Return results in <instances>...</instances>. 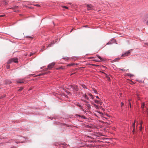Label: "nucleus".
Listing matches in <instances>:
<instances>
[{
	"instance_id": "nucleus-36",
	"label": "nucleus",
	"mask_w": 148,
	"mask_h": 148,
	"mask_svg": "<svg viewBox=\"0 0 148 148\" xmlns=\"http://www.w3.org/2000/svg\"><path fill=\"white\" fill-rule=\"evenodd\" d=\"M44 50V49H41V50L42 51H43Z\"/></svg>"
},
{
	"instance_id": "nucleus-40",
	"label": "nucleus",
	"mask_w": 148,
	"mask_h": 148,
	"mask_svg": "<svg viewBox=\"0 0 148 148\" xmlns=\"http://www.w3.org/2000/svg\"><path fill=\"white\" fill-rule=\"evenodd\" d=\"M96 98L98 99H99V97L97 96H96Z\"/></svg>"
},
{
	"instance_id": "nucleus-47",
	"label": "nucleus",
	"mask_w": 148,
	"mask_h": 148,
	"mask_svg": "<svg viewBox=\"0 0 148 148\" xmlns=\"http://www.w3.org/2000/svg\"><path fill=\"white\" fill-rule=\"evenodd\" d=\"M72 29H71V32L72 31Z\"/></svg>"
},
{
	"instance_id": "nucleus-10",
	"label": "nucleus",
	"mask_w": 148,
	"mask_h": 148,
	"mask_svg": "<svg viewBox=\"0 0 148 148\" xmlns=\"http://www.w3.org/2000/svg\"><path fill=\"white\" fill-rule=\"evenodd\" d=\"M145 106V103H143L142 104L141 108L142 109H143L144 108Z\"/></svg>"
},
{
	"instance_id": "nucleus-51",
	"label": "nucleus",
	"mask_w": 148,
	"mask_h": 148,
	"mask_svg": "<svg viewBox=\"0 0 148 148\" xmlns=\"http://www.w3.org/2000/svg\"><path fill=\"white\" fill-rule=\"evenodd\" d=\"M73 74H71V75H73Z\"/></svg>"
},
{
	"instance_id": "nucleus-14",
	"label": "nucleus",
	"mask_w": 148,
	"mask_h": 148,
	"mask_svg": "<svg viewBox=\"0 0 148 148\" xmlns=\"http://www.w3.org/2000/svg\"><path fill=\"white\" fill-rule=\"evenodd\" d=\"M92 89H93V91L95 93L97 94V90L95 89H94V88H93Z\"/></svg>"
},
{
	"instance_id": "nucleus-30",
	"label": "nucleus",
	"mask_w": 148,
	"mask_h": 148,
	"mask_svg": "<svg viewBox=\"0 0 148 148\" xmlns=\"http://www.w3.org/2000/svg\"><path fill=\"white\" fill-rule=\"evenodd\" d=\"M5 16V15H0V17H3V16Z\"/></svg>"
},
{
	"instance_id": "nucleus-4",
	"label": "nucleus",
	"mask_w": 148,
	"mask_h": 148,
	"mask_svg": "<svg viewBox=\"0 0 148 148\" xmlns=\"http://www.w3.org/2000/svg\"><path fill=\"white\" fill-rule=\"evenodd\" d=\"M16 82L17 83H18L22 84L24 82V80L23 79H17Z\"/></svg>"
},
{
	"instance_id": "nucleus-17",
	"label": "nucleus",
	"mask_w": 148,
	"mask_h": 148,
	"mask_svg": "<svg viewBox=\"0 0 148 148\" xmlns=\"http://www.w3.org/2000/svg\"><path fill=\"white\" fill-rule=\"evenodd\" d=\"M75 64H68L67 66H73V65H75Z\"/></svg>"
},
{
	"instance_id": "nucleus-15",
	"label": "nucleus",
	"mask_w": 148,
	"mask_h": 148,
	"mask_svg": "<svg viewBox=\"0 0 148 148\" xmlns=\"http://www.w3.org/2000/svg\"><path fill=\"white\" fill-rule=\"evenodd\" d=\"M119 69H120V70H121L123 71H126V70L124 69L120 68Z\"/></svg>"
},
{
	"instance_id": "nucleus-1",
	"label": "nucleus",
	"mask_w": 148,
	"mask_h": 148,
	"mask_svg": "<svg viewBox=\"0 0 148 148\" xmlns=\"http://www.w3.org/2000/svg\"><path fill=\"white\" fill-rule=\"evenodd\" d=\"M18 62V59L17 58H11L9 60L8 62V64H10L12 62L15 63H17Z\"/></svg>"
},
{
	"instance_id": "nucleus-31",
	"label": "nucleus",
	"mask_w": 148,
	"mask_h": 148,
	"mask_svg": "<svg viewBox=\"0 0 148 148\" xmlns=\"http://www.w3.org/2000/svg\"><path fill=\"white\" fill-rule=\"evenodd\" d=\"M87 7H88L89 8H90V5H87Z\"/></svg>"
},
{
	"instance_id": "nucleus-45",
	"label": "nucleus",
	"mask_w": 148,
	"mask_h": 148,
	"mask_svg": "<svg viewBox=\"0 0 148 148\" xmlns=\"http://www.w3.org/2000/svg\"><path fill=\"white\" fill-rule=\"evenodd\" d=\"M101 103H101V102H100V105H101Z\"/></svg>"
},
{
	"instance_id": "nucleus-13",
	"label": "nucleus",
	"mask_w": 148,
	"mask_h": 148,
	"mask_svg": "<svg viewBox=\"0 0 148 148\" xmlns=\"http://www.w3.org/2000/svg\"><path fill=\"white\" fill-rule=\"evenodd\" d=\"M90 96L92 99H93V97L92 95L90 93L88 94Z\"/></svg>"
},
{
	"instance_id": "nucleus-20",
	"label": "nucleus",
	"mask_w": 148,
	"mask_h": 148,
	"mask_svg": "<svg viewBox=\"0 0 148 148\" xmlns=\"http://www.w3.org/2000/svg\"><path fill=\"white\" fill-rule=\"evenodd\" d=\"M23 88H20L18 90L19 91H21L22 90H23Z\"/></svg>"
},
{
	"instance_id": "nucleus-37",
	"label": "nucleus",
	"mask_w": 148,
	"mask_h": 148,
	"mask_svg": "<svg viewBox=\"0 0 148 148\" xmlns=\"http://www.w3.org/2000/svg\"><path fill=\"white\" fill-rule=\"evenodd\" d=\"M134 129L135 128H133V132H134Z\"/></svg>"
},
{
	"instance_id": "nucleus-50",
	"label": "nucleus",
	"mask_w": 148,
	"mask_h": 148,
	"mask_svg": "<svg viewBox=\"0 0 148 148\" xmlns=\"http://www.w3.org/2000/svg\"><path fill=\"white\" fill-rule=\"evenodd\" d=\"M14 12H16V10H14Z\"/></svg>"
},
{
	"instance_id": "nucleus-5",
	"label": "nucleus",
	"mask_w": 148,
	"mask_h": 148,
	"mask_svg": "<svg viewBox=\"0 0 148 148\" xmlns=\"http://www.w3.org/2000/svg\"><path fill=\"white\" fill-rule=\"evenodd\" d=\"M69 86L70 87L73 88V89L76 91L77 90V86H73L72 85H70Z\"/></svg>"
},
{
	"instance_id": "nucleus-12",
	"label": "nucleus",
	"mask_w": 148,
	"mask_h": 148,
	"mask_svg": "<svg viewBox=\"0 0 148 148\" xmlns=\"http://www.w3.org/2000/svg\"><path fill=\"white\" fill-rule=\"evenodd\" d=\"M135 122H136L135 120L134 123L133 124V125H132V127L133 128H135Z\"/></svg>"
},
{
	"instance_id": "nucleus-8",
	"label": "nucleus",
	"mask_w": 148,
	"mask_h": 148,
	"mask_svg": "<svg viewBox=\"0 0 148 148\" xmlns=\"http://www.w3.org/2000/svg\"><path fill=\"white\" fill-rule=\"evenodd\" d=\"M83 97H84L87 100H89V98L88 97V96L86 95V94L83 95Z\"/></svg>"
},
{
	"instance_id": "nucleus-26",
	"label": "nucleus",
	"mask_w": 148,
	"mask_h": 148,
	"mask_svg": "<svg viewBox=\"0 0 148 148\" xmlns=\"http://www.w3.org/2000/svg\"><path fill=\"white\" fill-rule=\"evenodd\" d=\"M78 116H80V117H82V118H83V119H86L85 117V116H81L80 115H78Z\"/></svg>"
},
{
	"instance_id": "nucleus-16",
	"label": "nucleus",
	"mask_w": 148,
	"mask_h": 148,
	"mask_svg": "<svg viewBox=\"0 0 148 148\" xmlns=\"http://www.w3.org/2000/svg\"><path fill=\"white\" fill-rule=\"evenodd\" d=\"M93 105L95 108H98V106L97 105L95 104H94Z\"/></svg>"
},
{
	"instance_id": "nucleus-24",
	"label": "nucleus",
	"mask_w": 148,
	"mask_h": 148,
	"mask_svg": "<svg viewBox=\"0 0 148 148\" xmlns=\"http://www.w3.org/2000/svg\"><path fill=\"white\" fill-rule=\"evenodd\" d=\"M143 123V121H141V122H140V126H142Z\"/></svg>"
},
{
	"instance_id": "nucleus-43",
	"label": "nucleus",
	"mask_w": 148,
	"mask_h": 148,
	"mask_svg": "<svg viewBox=\"0 0 148 148\" xmlns=\"http://www.w3.org/2000/svg\"><path fill=\"white\" fill-rule=\"evenodd\" d=\"M2 97H0V99H1V98H2Z\"/></svg>"
},
{
	"instance_id": "nucleus-44",
	"label": "nucleus",
	"mask_w": 148,
	"mask_h": 148,
	"mask_svg": "<svg viewBox=\"0 0 148 148\" xmlns=\"http://www.w3.org/2000/svg\"><path fill=\"white\" fill-rule=\"evenodd\" d=\"M93 58V57H91L90 58Z\"/></svg>"
},
{
	"instance_id": "nucleus-41",
	"label": "nucleus",
	"mask_w": 148,
	"mask_h": 148,
	"mask_svg": "<svg viewBox=\"0 0 148 148\" xmlns=\"http://www.w3.org/2000/svg\"><path fill=\"white\" fill-rule=\"evenodd\" d=\"M130 100H131L130 99L129 100V103L130 102Z\"/></svg>"
},
{
	"instance_id": "nucleus-33",
	"label": "nucleus",
	"mask_w": 148,
	"mask_h": 148,
	"mask_svg": "<svg viewBox=\"0 0 148 148\" xmlns=\"http://www.w3.org/2000/svg\"><path fill=\"white\" fill-rule=\"evenodd\" d=\"M64 8H65L67 9L68 8V7H66V6H64Z\"/></svg>"
},
{
	"instance_id": "nucleus-42",
	"label": "nucleus",
	"mask_w": 148,
	"mask_h": 148,
	"mask_svg": "<svg viewBox=\"0 0 148 148\" xmlns=\"http://www.w3.org/2000/svg\"><path fill=\"white\" fill-rule=\"evenodd\" d=\"M11 83V82H10L9 83H8L9 84H10Z\"/></svg>"
},
{
	"instance_id": "nucleus-27",
	"label": "nucleus",
	"mask_w": 148,
	"mask_h": 148,
	"mask_svg": "<svg viewBox=\"0 0 148 148\" xmlns=\"http://www.w3.org/2000/svg\"><path fill=\"white\" fill-rule=\"evenodd\" d=\"M121 106L122 107L124 105V104L123 102H121Z\"/></svg>"
},
{
	"instance_id": "nucleus-7",
	"label": "nucleus",
	"mask_w": 148,
	"mask_h": 148,
	"mask_svg": "<svg viewBox=\"0 0 148 148\" xmlns=\"http://www.w3.org/2000/svg\"><path fill=\"white\" fill-rule=\"evenodd\" d=\"M18 6H14L13 7H12V8H8L7 9H12L13 10H16V9H17L18 8Z\"/></svg>"
},
{
	"instance_id": "nucleus-46",
	"label": "nucleus",
	"mask_w": 148,
	"mask_h": 148,
	"mask_svg": "<svg viewBox=\"0 0 148 148\" xmlns=\"http://www.w3.org/2000/svg\"><path fill=\"white\" fill-rule=\"evenodd\" d=\"M45 46H43V47L45 48Z\"/></svg>"
},
{
	"instance_id": "nucleus-18",
	"label": "nucleus",
	"mask_w": 148,
	"mask_h": 148,
	"mask_svg": "<svg viewBox=\"0 0 148 148\" xmlns=\"http://www.w3.org/2000/svg\"><path fill=\"white\" fill-rule=\"evenodd\" d=\"M86 106H87L88 108H91V107H90V105L89 104H87L86 105Z\"/></svg>"
},
{
	"instance_id": "nucleus-3",
	"label": "nucleus",
	"mask_w": 148,
	"mask_h": 148,
	"mask_svg": "<svg viewBox=\"0 0 148 148\" xmlns=\"http://www.w3.org/2000/svg\"><path fill=\"white\" fill-rule=\"evenodd\" d=\"M55 63L54 62H52L51 64H49L48 66V69H50L52 68L55 65Z\"/></svg>"
},
{
	"instance_id": "nucleus-21",
	"label": "nucleus",
	"mask_w": 148,
	"mask_h": 148,
	"mask_svg": "<svg viewBox=\"0 0 148 148\" xmlns=\"http://www.w3.org/2000/svg\"><path fill=\"white\" fill-rule=\"evenodd\" d=\"M142 126H140V127H139V129H140V131H142Z\"/></svg>"
},
{
	"instance_id": "nucleus-2",
	"label": "nucleus",
	"mask_w": 148,
	"mask_h": 148,
	"mask_svg": "<svg viewBox=\"0 0 148 148\" xmlns=\"http://www.w3.org/2000/svg\"><path fill=\"white\" fill-rule=\"evenodd\" d=\"M131 50H130L128 51L127 52H125V53L123 54L122 55V56L123 57H125L128 56L130 55V51Z\"/></svg>"
},
{
	"instance_id": "nucleus-19",
	"label": "nucleus",
	"mask_w": 148,
	"mask_h": 148,
	"mask_svg": "<svg viewBox=\"0 0 148 148\" xmlns=\"http://www.w3.org/2000/svg\"><path fill=\"white\" fill-rule=\"evenodd\" d=\"M94 101H95V102L96 103H98L99 102V101L98 100H95Z\"/></svg>"
},
{
	"instance_id": "nucleus-48",
	"label": "nucleus",
	"mask_w": 148,
	"mask_h": 148,
	"mask_svg": "<svg viewBox=\"0 0 148 148\" xmlns=\"http://www.w3.org/2000/svg\"><path fill=\"white\" fill-rule=\"evenodd\" d=\"M81 106V105H79V106L80 107Z\"/></svg>"
},
{
	"instance_id": "nucleus-9",
	"label": "nucleus",
	"mask_w": 148,
	"mask_h": 148,
	"mask_svg": "<svg viewBox=\"0 0 148 148\" xmlns=\"http://www.w3.org/2000/svg\"><path fill=\"white\" fill-rule=\"evenodd\" d=\"M55 43L53 41L52 42H51V43L49 44L48 45L47 47H51V45H53V44H54Z\"/></svg>"
},
{
	"instance_id": "nucleus-25",
	"label": "nucleus",
	"mask_w": 148,
	"mask_h": 148,
	"mask_svg": "<svg viewBox=\"0 0 148 148\" xmlns=\"http://www.w3.org/2000/svg\"><path fill=\"white\" fill-rule=\"evenodd\" d=\"M82 86L83 88H87L86 86L85 85H83Z\"/></svg>"
},
{
	"instance_id": "nucleus-28",
	"label": "nucleus",
	"mask_w": 148,
	"mask_h": 148,
	"mask_svg": "<svg viewBox=\"0 0 148 148\" xmlns=\"http://www.w3.org/2000/svg\"><path fill=\"white\" fill-rule=\"evenodd\" d=\"M6 68L7 69H9L10 68V66L9 65L7 66Z\"/></svg>"
},
{
	"instance_id": "nucleus-35",
	"label": "nucleus",
	"mask_w": 148,
	"mask_h": 148,
	"mask_svg": "<svg viewBox=\"0 0 148 148\" xmlns=\"http://www.w3.org/2000/svg\"><path fill=\"white\" fill-rule=\"evenodd\" d=\"M146 24L147 25H148V21L147 22Z\"/></svg>"
},
{
	"instance_id": "nucleus-23",
	"label": "nucleus",
	"mask_w": 148,
	"mask_h": 148,
	"mask_svg": "<svg viewBox=\"0 0 148 148\" xmlns=\"http://www.w3.org/2000/svg\"><path fill=\"white\" fill-rule=\"evenodd\" d=\"M91 65H92V66H98V65H96V64H91Z\"/></svg>"
},
{
	"instance_id": "nucleus-38",
	"label": "nucleus",
	"mask_w": 148,
	"mask_h": 148,
	"mask_svg": "<svg viewBox=\"0 0 148 148\" xmlns=\"http://www.w3.org/2000/svg\"><path fill=\"white\" fill-rule=\"evenodd\" d=\"M117 59L119 60V58H118V59H115V60H117ZM115 61H116V60H115Z\"/></svg>"
},
{
	"instance_id": "nucleus-29",
	"label": "nucleus",
	"mask_w": 148,
	"mask_h": 148,
	"mask_svg": "<svg viewBox=\"0 0 148 148\" xmlns=\"http://www.w3.org/2000/svg\"><path fill=\"white\" fill-rule=\"evenodd\" d=\"M83 101H84L86 103H88V102L87 101L83 100Z\"/></svg>"
},
{
	"instance_id": "nucleus-49",
	"label": "nucleus",
	"mask_w": 148,
	"mask_h": 148,
	"mask_svg": "<svg viewBox=\"0 0 148 148\" xmlns=\"http://www.w3.org/2000/svg\"><path fill=\"white\" fill-rule=\"evenodd\" d=\"M109 44V42L107 43V44Z\"/></svg>"
},
{
	"instance_id": "nucleus-39",
	"label": "nucleus",
	"mask_w": 148,
	"mask_h": 148,
	"mask_svg": "<svg viewBox=\"0 0 148 148\" xmlns=\"http://www.w3.org/2000/svg\"><path fill=\"white\" fill-rule=\"evenodd\" d=\"M7 4V3L6 2H5V5H6V4Z\"/></svg>"
},
{
	"instance_id": "nucleus-11",
	"label": "nucleus",
	"mask_w": 148,
	"mask_h": 148,
	"mask_svg": "<svg viewBox=\"0 0 148 148\" xmlns=\"http://www.w3.org/2000/svg\"><path fill=\"white\" fill-rule=\"evenodd\" d=\"M97 57L99 58V59H100V60H101V61H103L104 60L102 58H101V57L99 56H98V55H97Z\"/></svg>"
},
{
	"instance_id": "nucleus-22",
	"label": "nucleus",
	"mask_w": 148,
	"mask_h": 148,
	"mask_svg": "<svg viewBox=\"0 0 148 148\" xmlns=\"http://www.w3.org/2000/svg\"><path fill=\"white\" fill-rule=\"evenodd\" d=\"M93 60L94 61H95L96 62H99L100 61V60Z\"/></svg>"
},
{
	"instance_id": "nucleus-32",
	"label": "nucleus",
	"mask_w": 148,
	"mask_h": 148,
	"mask_svg": "<svg viewBox=\"0 0 148 148\" xmlns=\"http://www.w3.org/2000/svg\"><path fill=\"white\" fill-rule=\"evenodd\" d=\"M129 105H130V108H131V103L130 102L129 103Z\"/></svg>"
},
{
	"instance_id": "nucleus-6",
	"label": "nucleus",
	"mask_w": 148,
	"mask_h": 148,
	"mask_svg": "<svg viewBox=\"0 0 148 148\" xmlns=\"http://www.w3.org/2000/svg\"><path fill=\"white\" fill-rule=\"evenodd\" d=\"M25 138H24V137H22L21 138V139H19V140H22L23 141H22L21 142H20V141H16V143H22L23 142V140H25Z\"/></svg>"
},
{
	"instance_id": "nucleus-34",
	"label": "nucleus",
	"mask_w": 148,
	"mask_h": 148,
	"mask_svg": "<svg viewBox=\"0 0 148 148\" xmlns=\"http://www.w3.org/2000/svg\"><path fill=\"white\" fill-rule=\"evenodd\" d=\"M36 6H38V7H40V5H38V4H36Z\"/></svg>"
}]
</instances>
